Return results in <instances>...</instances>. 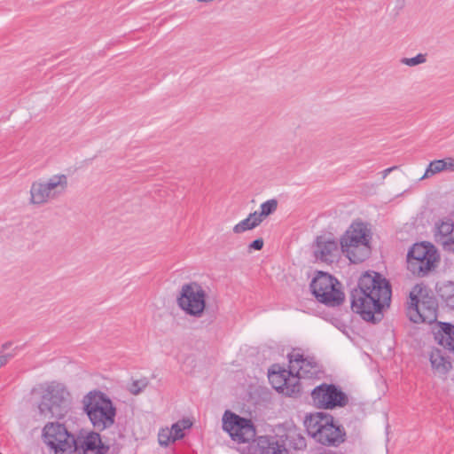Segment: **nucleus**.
<instances>
[{"instance_id":"33","label":"nucleus","mask_w":454,"mask_h":454,"mask_svg":"<svg viewBox=\"0 0 454 454\" xmlns=\"http://www.w3.org/2000/svg\"><path fill=\"white\" fill-rule=\"evenodd\" d=\"M294 448L296 450H302L306 448V440L301 435H297V438L294 439Z\"/></svg>"},{"instance_id":"37","label":"nucleus","mask_w":454,"mask_h":454,"mask_svg":"<svg viewBox=\"0 0 454 454\" xmlns=\"http://www.w3.org/2000/svg\"><path fill=\"white\" fill-rule=\"evenodd\" d=\"M321 454H336V453H333V452H332V451H325V452H323V453H321Z\"/></svg>"},{"instance_id":"4","label":"nucleus","mask_w":454,"mask_h":454,"mask_svg":"<svg viewBox=\"0 0 454 454\" xmlns=\"http://www.w3.org/2000/svg\"><path fill=\"white\" fill-rule=\"evenodd\" d=\"M304 425L308 434L317 442L326 446H338L345 441L344 429L334 424L333 418L324 412L307 416Z\"/></svg>"},{"instance_id":"1","label":"nucleus","mask_w":454,"mask_h":454,"mask_svg":"<svg viewBox=\"0 0 454 454\" xmlns=\"http://www.w3.org/2000/svg\"><path fill=\"white\" fill-rule=\"evenodd\" d=\"M391 294V286L381 274L365 272L350 293L351 309L364 321L377 324L383 319L384 309L390 305Z\"/></svg>"},{"instance_id":"7","label":"nucleus","mask_w":454,"mask_h":454,"mask_svg":"<svg viewBox=\"0 0 454 454\" xmlns=\"http://www.w3.org/2000/svg\"><path fill=\"white\" fill-rule=\"evenodd\" d=\"M438 302L428 295L426 286L416 285L410 293L407 316L413 323L432 324L437 320Z\"/></svg>"},{"instance_id":"11","label":"nucleus","mask_w":454,"mask_h":454,"mask_svg":"<svg viewBox=\"0 0 454 454\" xmlns=\"http://www.w3.org/2000/svg\"><path fill=\"white\" fill-rule=\"evenodd\" d=\"M206 292L197 282L184 284L177 297V304L186 314L200 317L206 307Z\"/></svg>"},{"instance_id":"14","label":"nucleus","mask_w":454,"mask_h":454,"mask_svg":"<svg viewBox=\"0 0 454 454\" xmlns=\"http://www.w3.org/2000/svg\"><path fill=\"white\" fill-rule=\"evenodd\" d=\"M288 357L289 368L300 379L317 378L321 372L320 367L314 358L304 357L298 352L289 354Z\"/></svg>"},{"instance_id":"22","label":"nucleus","mask_w":454,"mask_h":454,"mask_svg":"<svg viewBox=\"0 0 454 454\" xmlns=\"http://www.w3.org/2000/svg\"><path fill=\"white\" fill-rule=\"evenodd\" d=\"M260 220L257 219L256 212L249 214V215L237 223L233 227V232L236 234H239L245 232L249 230H253L260 224Z\"/></svg>"},{"instance_id":"10","label":"nucleus","mask_w":454,"mask_h":454,"mask_svg":"<svg viewBox=\"0 0 454 454\" xmlns=\"http://www.w3.org/2000/svg\"><path fill=\"white\" fill-rule=\"evenodd\" d=\"M316 299L327 306L340 305L345 298L341 284L332 275L319 271L310 283Z\"/></svg>"},{"instance_id":"23","label":"nucleus","mask_w":454,"mask_h":454,"mask_svg":"<svg viewBox=\"0 0 454 454\" xmlns=\"http://www.w3.org/2000/svg\"><path fill=\"white\" fill-rule=\"evenodd\" d=\"M438 294L447 306L454 309V282L443 283L439 286Z\"/></svg>"},{"instance_id":"2","label":"nucleus","mask_w":454,"mask_h":454,"mask_svg":"<svg viewBox=\"0 0 454 454\" xmlns=\"http://www.w3.org/2000/svg\"><path fill=\"white\" fill-rule=\"evenodd\" d=\"M39 395L35 416L39 419H62L70 410L71 395L66 386L58 381L45 382L32 389Z\"/></svg>"},{"instance_id":"9","label":"nucleus","mask_w":454,"mask_h":454,"mask_svg":"<svg viewBox=\"0 0 454 454\" xmlns=\"http://www.w3.org/2000/svg\"><path fill=\"white\" fill-rule=\"evenodd\" d=\"M43 440L50 454H74L76 451L75 436L59 422H48L43 428Z\"/></svg>"},{"instance_id":"31","label":"nucleus","mask_w":454,"mask_h":454,"mask_svg":"<svg viewBox=\"0 0 454 454\" xmlns=\"http://www.w3.org/2000/svg\"><path fill=\"white\" fill-rule=\"evenodd\" d=\"M443 247V249L448 252L454 253V235L437 240Z\"/></svg>"},{"instance_id":"29","label":"nucleus","mask_w":454,"mask_h":454,"mask_svg":"<svg viewBox=\"0 0 454 454\" xmlns=\"http://www.w3.org/2000/svg\"><path fill=\"white\" fill-rule=\"evenodd\" d=\"M427 61L426 54L419 53L413 58H403L401 63L409 67H415Z\"/></svg>"},{"instance_id":"32","label":"nucleus","mask_w":454,"mask_h":454,"mask_svg":"<svg viewBox=\"0 0 454 454\" xmlns=\"http://www.w3.org/2000/svg\"><path fill=\"white\" fill-rule=\"evenodd\" d=\"M15 356V353H4L3 351L0 352V368L4 366L8 361Z\"/></svg>"},{"instance_id":"20","label":"nucleus","mask_w":454,"mask_h":454,"mask_svg":"<svg viewBox=\"0 0 454 454\" xmlns=\"http://www.w3.org/2000/svg\"><path fill=\"white\" fill-rule=\"evenodd\" d=\"M450 169L454 170V160L451 159L446 160H435L429 163L427 166L425 174L420 179L428 178L437 173H440L443 170Z\"/></svg>"},{"instance_id":"19","label":"nucleus","mask_w":454,"mask_h":454,"mask_svg":"<svg viewBox=\"0 0 454 454\" xmlns=\"http://www.w3.org/2000/svg\"><path fill=\"white\" fill-rule=\"evenodd\" d=\"M430 363L433 369L440 375H446L452 368L449 357L441 349H433L430 354Z\"/></svg>"},{"instance_id":"25","label":"nucleus","mask_w":454,"mask_h":454,"mask_svg":"<svg viewBox=\"0 0 454 454\" xmlns=\"http://www.w3.org/2000/svg\"><path fill=\"white\" fill-rule=\"evenodd\" d=\"M277 207L278 201L275 199L263 202L260 206V212L255 211L257 219L260 220V223H262L265 217L274 213L277 210Z\"/></svg>"},{"instance_id":"27","label":"nucleus","mask_w":454,"mask_h":454,"mask_svg":"<svg viewBox=\"0 0 454 454\" xmlns=\"http://www.w3.org/2000/svg\"><path fill=\"white\" fill-rule=\"evenodd\" d=\"M300 378L292 372L288 378H286V385L284 387L282 393L286 395H293L300 392Z\"/></svg>"},{"instance_id":"35","label":"nucleus","mask_w":454,"mask_h":454,"mask_svg":"<svg viewBox=\"0 0 454 454\" xmlns=\"http://www.w3.org/2000/svg\"><path fill=\"white\" fill-rule=\"evenodd\" d=\"M397 168V167L394 166V167H391V168H386L382 174H383V178H386L387 176L392 172L394 169Z\"/></svg>"},{"instance_id":"28","label":"nucleus","mask_w":454,"mask_h":454,"mask_svg":"<svg viewBox=\"0 0 454 454\" xmlns=\"http://www.w3.org/2000/svg\"><path fill=\"white\" fill-rule=\"evenodd\" d=\"M172 434L173 432L168 427L160 429L158 434L159 443L161 446H168L170 442H175Z\"/></svg>"},{"instance_id":"5","label":"nucleus","mask_w":454,"mask_h":454,"mask_svg":"<svg viewBox=\"0 0 454 454\" xmlns=\"http://www.w3.org/2000/svg\"><path fill=\"white\" fill-rule=\"evenodd\" d=\"M83 409L93 427L98 431L112 427L116 409L112 401L103 393L90 392L83 399Z\"/></svg>"},{"instance_id":"36","label":"nucleus","mask_w":454,"mask_h":454,"mask_svg":"<svg viewBox=\"0 0 454 454\" xmlns=\"http://www.w3.org/2000/svg\"><path fill=\"white\" fill-rule=\"evenodd\" d=\"M12 346V342H5L2 345V350L3 352H5L10 347Z\"/></svg>"},{"instance_id":"16","label":"nucleus","mask_w":454,"mask_h":454,"mask_svg":"<svg viewBox=\"0 0 454 454\" xmlns=\"http://www.w3.org/2000/svg\"><path fill=\"white\" fill-rule=\"evenodd\" d=\"M249 454H287L283 444L272 436H259L249 444Z\"/></svg>"},{"instance_id":"26","label":"nucleus","mask_w":454,"mask_h":454,"mask_svg":"<svg viewBox=\"0 0 454 454\" xmlns=\"http://www.w3.org/2000/svg\"><path fill=\"white\" fill-rule=\"evenodd\" d=\"M192 426V423L190 419H184L174 423L169 430L173 432L172 435L176 441L182 439L184 436V430L191 428Z\"/></svg>"},{"instance_id":"6","label":"nucleus","mask_w":454,"mask_h":454,"mask_svg":"<svg viewBox=\"0 0 454 454\" xmlns=\"http://www.w3.org/2000/svg\"><path fill=\"white\" fill-rule=\"evenodd\" d=\"M437 249L429 242L414 244L406 256L407 270L415 278H425L433 272L439 262Z\"/></svg>"},{"instance_id":"17","label":"nucleus","mask_w":454,"mask_h":454,"mask_svg":"<svg viewBox=\"0 0 454 454\" xmlns=\"http://www.w3.org/2000/svg\"><path fill=\"white\" fill-rule=\"evenodd\" d=\"M339 244L331 238L325 236L317 237L314 249L317 260L325 262H333L338 255Z\"/></svg>"},{"instance_id":"13","label":"nucleus","mask_w":454,"mask_h":454,"mask_svg":"<svg viewBox=\"0 0 454 454\" xmlns=\"http://www.w3.org/2000/svg\"><path fill=\"white\" fill-rule=\"evenodd\" d=\"M313 404L319 409L344 407L348 402L347 395L333 384L323 383L311 392Z\"/></svg>"},{"instance_id":"24","label":"nucleus","mask_w":454,"mask_h":454,"mask_svg":"<svg viewBox=\"0 0 454 454\" xmlns=\"http://www.w3.org/2000/svg\"><path fill=\"white\" fill-rule=\"evenodd\" d=\"M436 241L454 235V223L450 219L442 220L439 223H436Z\"/></svg>"},{"instance_id":"21","label":"nucleus","mask_w":454,"mask_h":454,"mask_svg":"<svg viewBox=\"0 0 454 454\" xmlns=\"http://www.w3.org/2000/svg\"><path fill=\"white\" fill-rule=\"evenodd\" d=\"M292 370L282 369L278 371L271 370L269 372V380L272 387L278 391L282 393L283 389H285V386L286 385V378L292 374Z\"/></svg>"},{"instance_id":"3","label":"nucleus","mask_w":454,"mask_h":454,"mask_svg":"<svg viewBox=\"0 0 454 454\" xmlns=\"http://www.w3.org/2000/svg\"><path fill=\"white\" fill-rule=\"evenodd\" d=\"M371 231L362 222H354L340 239L342 253L353 263L364 262L371 253Z\"/></svg>"},{"instance_id":"8","label":"nucleus","mask_w":454,"mask_h":454,"mask_svg":"<svg viewBox=\"0 0 454 454\" xmlns=\"http://www.w3.org/2000/svg\"><path fill=\"white\" fill-rule=\"evenodd\" d=\"M68 185L66 175H54L49 179H39L31 184L29 204L35 207L44 206L58 200L67 191Z\"/></svg>"},{"instance_id":"12","label":"nucleus","mask_w":454,"mask_h":454,"mask_svg":"<svg viewBox=\"0 0 454 454\" xmlns=\"http://www.w3.org/2000/svg\"><path fill=\"white\" fill-rule=\"evenodd\" d=\"M223 429L239 443L249 442L254 440L256 434L251 419L240 417L231 411H225L223 413Z\"/></svg>"},{"instance_id":"30","label":"nucleus","mask_w":454,"mask_h":454,"mask_svg":"<svg viewBox=\"0 0 454 454\" xmlns=\"http://www.w3.org/2000/svg\"><path fill=\"white\" fill-rule=\"evenodd\" d=\"M148 385V381L145 379L134 380L129 387V390L133 395H138L145 389Z\"/></svg>"},{"instance_id":"15","label":"nucleus","mask_w":454,"mask_h":454,"mask_svg":"<svg viewBox=\"0 0 454 454\" xmlns=\"http://www.w3.org/2000/svg\"><path fill=\"white\" fill-rule=\"evenodd\" d=\"M76 450L82 454H106L109 446L106 445L98 433L90 432L86 435H80L75 438Z\"/></svg>"},{"instance_id":"34","label":"nucleus","mask_w":454,"mask_h":454,"mask_svg":"<svg viewBox=\"0 0 454 454\" xmlns=\"http://www.w3.org/2000/svg\"><path fill=\"white\" fill-rule=\"evenodd\" d=\"M262 247H263V239H257L249 244L248 250H249V252L251 250H261Z\"/></svg>"},{"instance_id":"18","label":"nucleus","mask_w":454,"mask_h":454,"mask_svg":"<svg viewBox=\"0 0 454 454\" xmlns=\"http://www.w3.org/2000/svg\"><path fill=\"white\" fill-rule=\"evenodd\" d=\"M440 329L434 333L435 340L445 349L454 354V325L439 323Z\"/></svg>"}]
</instances>
